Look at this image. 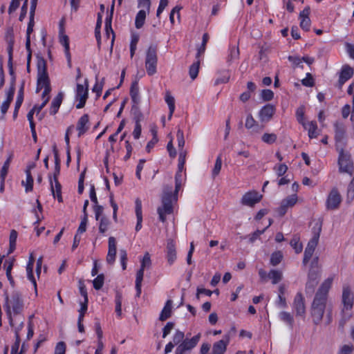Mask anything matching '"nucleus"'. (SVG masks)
<instances>
[{
  "mask_svg": "<svg viewBox=\"0 0 354 354\" xmlns=\"http://www.w3.org/2000/svg\"><path fill=\"white\" fill-rule=\"evenodd\" d=\"M288 59L291 62L292 67L304 68L303 61L299 56L289 55Z\"/></svg>",
  "mask_w": 354,
  "mask_h": 354,
  "instance_id": "45",
  "label": "nucleus"
},
{
  "mask_svg": "<svg viewBox=\"0 0 354 354\" xmlns=\"http://www.w3.org/2000/svg\"><path fill=\"white\" fill-rule=\"evenodd\" d=\"M18 233L15 230H12L9 237V253H12L16 249V243Z\"/></svg>",
  "mask_w": 354,
  "mask_h": 354,
  "instance_id": "36",
  "label": "nucleus"
},
{
  "mask_svg": "<svg viewBox=\"0 0 354 354\" xmlns=\"http://www.w3.org/2000/svg\"><path fill=\"white\" fill-rule=\"evenodd\" d=\"M342 303L343 308L342 310V317L339 321V326L344 328L346 322L351 318V311L354 304V295L348 285H344L342 295Z\"/></svg>",
  "mask_w": 354,
  "mask_h": 354,
  "instance_id": "3",
  "label": "nucleus"
},
{
  "mask_svg": "<svg viewBox=\"0 0 354 354\" xmlns=\"http://www.w3.org/2000/svg\"><path fill=\"white\" fill-rule=\"evenodd\" d=\"M274 169L276 171V173L278 176H283L288 170V166L284 163L279 164L278 165H276L274 167Z\"/></svg>",
  "mask_w": 354,
  "mask_h": 354,
  "instance_id": "58",
  "label": "nucleus"
},
{
  "mask_svg": "<svg viewBox=\"0 0 354 354\" xmlns=\"http://www.w3.org/2000/svg\"><path fill=\"white\" fill-rule=\"evenodd\" d=\"M122 297L120 292H117L115 297V313L116 316L118 318H120L122 316Z\"/></svg>",
  "mask_w": 354,
  "mask_h": 354,
  "instance_id": "40",
  "label": "nucleus"
},
{
  "mask_svg": "<svg viewBox=\"0 0 354 354\" xmlns=\"http://www.w3.org/2000/svg\"><path fill=\"white\" fill-rule=\"evenodd\" d=\"M323 220L319 218L313 221V225L311 229L312 237L308 241L307 246L305 248L302 263L306 266L312 258L315 250L319 243L320 234L322 230Z\"/></svg>",
  "mask_w": 354,
  "mask_h": 354,
  "instance_id": "2",
  "label": "nucleus"
},
{
  "mask_svg": "<svg viewBox=\"0 0 354 354\" xmlns=\"http://www.w3.org/2000/svg\"><path fill=\"white\" fill-rule=\"evenodd\" d=\"M283 259V254L281 251L274 252L270 257V264L276 266L281 263Z\"/></svg>",
  "mask_w": 354,
  "mask_h": 354,
  "instance_id": "47",
  "label": "nucleus"
},
{
  "mask_svg": "<svg viewBox=\"0 0 354 354\" xmlns=\"http://www.w3.org/2000/svg\"><path fill=\"white\" fill-rule=\"evenodd\" d=\"M176 137H177L178 145L179 150H180V151H183V147L185 146V139H184L183 131L181 130H178L177 131Z\"/></svg>",
  "mask_w": 354,
  "mask_h": 354,
  "instance_id": "59",
  "label": "nucleus"
},
{
  "mask_svg": "<svg viewBox=\"0 0 354 354\" xmlns=\"http://www.w3.org/2000/svg\"><path fill=\"white\" fill-rule=\"evenodd\" d=\"M130 95L133 103L138 104L140 102L139 88L137 82H133L130 88Z\"/></svg>",
  "mask_w": 354,
  "mask_h": 354,
  "instance_id": "34",
  "label": "nucleus"
},
{
  "mask_svg": "<svg viewBox=\"0 0 354 354\" xmlns=\"http://www.w3.org/2000/svg\"><path fill=\"white\" fill-rule=\"evenodd\" d=\"M301 84L308 87H312L315 85V80L310 73L306 74V77L301 80Z\"/></svg>",
  "mask_w": 354,
  "mask_h": 354,
  "instance_id": "53",
  "label": "nucleus"
},
{
  "mask_svg": "<svg viewBox=\"0 0 354 354\" xmlns=\"http://www.w3.org/2000/svg\"><path fill=\"white\" fill-rule=\"evenodd\" d=\"M303 127L308 131V137L310 139L316 138L318 135V131H317V122L313 120L310 122H306L305 125L303 126Z\"/></svg>",
  "mask_w": 354,
  "mask_h": 354,
  "instance_id": "28",
  "label": "nucleus"
},
{
  "mask_svg": "<svg viewBox=\"0 0 354 354\" xmlns=\"http://www.w3.org/2000/svg\"><path fill=\"white\" fill-rule=\"evenodd\" d=\"M318 272L310 269L308 275V281L306 285V289H313L317 283Z\"/></svg>",
  "mask_w": 354,
  "mask_h": 354,
  "instance_id": "31",
  "label": "nucleus"
},
{
  "mask_svg": "<svg viewBox=\"0 0 354 354\" xmlns=\"http://www.w3.org/2000/svg\"><path fill=\"white\" fill-rule=\"evenodd\" d=\"M176 199L172 193L165 192L162 198V206L157 209L159 220L164 223L166 221V215L173 213L172 199Z\"/></svg>",
  "mask_w": 354,
  "mask_h": 354,
  "instance_id": "6",
  "label": "nucleus"
},
{
  "mask_svg": "<svg viewBox=\"0 0 354 354\" xmlns=\"http://www.w3.org/2000/svg\"><path fill=\"white\" fill-rule=\"evenodd\" d=\"M304 115H305V108L304 106H300L299 107H298L297 109L295 115H296L297 122L302 126H304L305 122H306Z\"/></svg>",
  "mask_w": 354,
  "mask_h": 354,
  "instance_id": "46",
  "label": "nucleus"
},
{
  "mask_svg": "<svg viewBox=\"0 0 354 354\" xmlns=\"http://www.w3.org/2000/svg\"><path fill=\"white\" fill-rule=\"evenodd\" d=\"M13 48L14 44H8L7 52L8 55V66L9 67V72L11 75L14 74L12 68V59H13Z\"/></svg>",
  "mask_w": 354,
  "mask_h": 354,
  "instance_id": "41",
  "label": "nucleus"
},
{
  "mask_svg": "<svg viewBox=\"0 0 354 354\" xmlns=\"http://www.w3.org/2000/svg\"><path fill=\"white\" fill-rule=\"evenodd\" d=\"M292 308L295 311L296 316L305 317V299L301 292L296 294L292 303Z\"/></svg>",
  "mask_w": 354,
  "mask_h": 354,
  "instance_id": "15",
  "label": "nucleus"
},
{
  "mask_svg": "<svg viewBox=\"0 0 354 354\" xmlns=\"http://www.w3.org/2000/svg\"><path fill=\"white\" fill-rule=\"evenodd\" d=\"M145 68L149 76H152L157 72L158 65V45L152 44L149 46L145 53Z\"/></svg>",
  "mask_w": 354,
  "mask_h": 354,
  "instance_id": "4",
  "label": "nucleus"
},
{
  "mask_svg": "<svg viewBox=\"0 0 354 354\" xmlns=\"http://www.w3.org/2000/svg\"><path fill=\"white\" fill-rule=\"evenodd\" d=\"M268 277L272 280L273 284H276L281 280L282 272L277 270H271L268 274Z\"/></svg>",
  "mask_w": 354,
  "mask_h": 354,
  "instance_id": "39",
  "label": "nucleus"
},
{
  "mask_svg": "<svg viewBox=\"0 0 354 354\" xmlns=\"http://www.w3.org/2000/svg\"><path fill=\"white\" fill-rule=\"evenodd\" d=\"M275 112V106L271 104H267L259 111V119L261 123H267L271 120Z\"/></svg>",
  "mask_w": 354,
  "mask_h": 354,
  "instance_id": "14",
  "label": "nucleus"
},
{
  "mask_svg": "<svg viewBox=\"0 0 354 354\" xmlns=\"http://www.w3.org/2000/svg\"><path fill=\"white\" fill-rule=\"evenodd\" d=\"M201 337V333L193 336L192 338H185L176 348L175 354H185L196 346Z\"/></svg>",
  "mask_w": 354,
  "mask_h": 354,
  "instance_id": "11",
  "label": "nucleus"
},
{
  "mask_svg": "<svg viewBox=\"0 0 354 354\" xmlns=\"http://www.w3.org/2000/svg\"><path fill=\"white\" fill-rule=\"evenodd\" d=\"M277 140V134L274 133H265L261 136V140L262 142L268 144V145H272L274 144Z\"/></svg>",
  "mask_w": 354,
  "mask_h": 354,
  "instance_id": "44",
  "label": "nucleus"
},
{
  "mask_svg": "<svg viewBox=\"0 0 354 354\" xmlns=\"http://www.w3.org/2000/svg\"><path fill=\"white\" fill-rule=\"evenodd\" d=\"M66 344L64 342H59L57 344L55 350V354H65Z\"/></svg>",
  "mask_w": 354,
  "mask_h": 354,
  "instance_id": "64",
  "label": "nucleus"
},
{
  "mask_svg": "<svg viewBox=\"0 0 354 354\" xmlns=\"http://www.w3.org/2000/svg\"><path fill=\"white\" fill-rule=\"evenodd\" d=\"M165 101L167 104L168 107H169V118L170 119L174 113L176 106H175V99L171 95L169 91H167L165 93Z\"/></svg>",
  "mask_w": 354,
  "mask_h": 354,
  "instance_id": "30",
  "label": "nucleus"
},
{
  "mask_svg": "<svg viewBox=\"0 0 354 354\" xmlns=\"http://www.w3.org/2000/svg\"><path fill=\"white\" fill-rule=\"evenodd\" d=\"M263 198V196L256 190H250L245 192L241 199V203L243 205L248 207H254L257 203H259Z\"/></svg>",
  "mask_w": 354,
  "mask_h": 354,
  "instance_id": "13",
  "label": "nucleus"
},
{
  "mask_svg": "<svg viewBox=\"0 0 354 354\" xmlns=\"http://www.w3.org/2000/svg\"><path fill=\"white\" fill-rule=\"evenodd\" d=\"M185 334L183 332L180 330H176L175 333L174 337H173V341L175 344H180L185 339Z\"/></svg>",
  "mask_w": 354,
  "mask_h": 354,
  "instance_id": "63",
  "label": "nucleus"
},
{
  "mask_svg": "<svg viewBox=\"0 0 354 354\" xmlns=\"http://www.w3.org/2000/svg\"><path fill=\"white\" fill-rule=\"evenodd\" d=\"M272 220L271 218L269 219V223L268 225L262 230H257L253 233L249 235V241L250 243H254L257 239L259 238V236L263 234L266 230L272 225Z\"/></svg>",
  "mask_w": 354,
  "mask_h": 354,
  "instance_id": "37",
  "label": "nucleus"
},
{
  "mask_svg": "<svg viewBox=\"0 0 354 354\" xmlns=\"http://www.w3.org/2000/svg\"><path fill=\"white\" fill-rule=\"evenodd\" d=\"M89 116L85 113L80 117L78 120L76 125V129L77 131V136L79 138L84 135L89 129Z\"/></svg>",
  "mask_w": 354,
  "mask_h": 354,
  "instance_id": "18",
  "label": "nucleus"
},
{
  "mask_svg": "<svg viewBox=\"0 0 354 354\" xmlns=\"http://www.w3.org/2000/svg\"><path fill=\"white\" fill-rule=\"evenodd\" d=\"M138 39H139V38H138V36H137V35H135V36L132 37V38H131V43H130L131 57H133L135 54V52L136 50L137 44L138 42Z\"/></svg>",
  "mask_w": 354,
  "mask_h": 354,
  "instance_id": "60",
  "label": "nucleus"
},
{
  "mask_svg": "<svg viewBox=\"0 0 354 354\" xmlns=\"http://www.w3.org/2000/svg\"><path fill=\"white\" fill-rule=\"evenodd\" d=\"M147 12L145 10H140L137 13L135 19V26L136 28L140 29L144 26Z\"/></svg>",
  "mask_w": 354,
  "mask_h": 354,
  "instance_id": "33",
  "label": "nucleus"
},
{
  "mask_svg": "<svg viewBox=\"0 0 354 354\" xmlns=\"http://www.w3.org/2000/svg\"><path fill=\"white\" fill-rule=\"evenodd\" d=\"M50 190L53 197L57 198L59 203L63 202L62 196V185L58 180H53L52 177L49 176Z\"/></svg>",
  "mask_w": 354,
  "mask_h": 354,
  "instance_id": "23",
  "label": "nucleus"
},
{
  "mask_svg": "<svg viewBox=\"0 0 354 354\" xmlns=\"http://www.w3.org/2000/svg\"><path fill=\"white\" fill-rule=\"evenodd\" d=\"M261 95L264 101H270L274 97V93L270 89H263Z\"/></svg>",
  "mask_w": 354,
  "mask_h": 354,
  "instance_id": "62",
  "label": "nucleus"
},
{
  "mask_svg": "<svg viewBox=\"0 0 354 354\" xmlns=\"http://www.w3.org/2000/svg\"><path fill=\"white\" fill-rule=\"evenodd\" d=\"M209 39V36L208 33L205 32L203 35L202 44L201 45V46L197 50V53H196L197 59H199V57L201 56V55L204 53L205 48H206V44L208 42Z\"/></svg>",
  "mask_w": 354,
  "mask_h": 354,
  "instance_id": "42",
  "label": "nucleus"
},
{
  "mask_svg": "<svg viewBox=\"0 0 354 354\" xmlns=\"http://www.w3.org/2000/svg\"><path fill=\"white\" fill-rule=\"evenodd\" d=\"M120 263L122 266V268L123 270L127 269V252L125 250H120Z\"/></svg>",
  "mask_w": 354,
  "mask_h": 354,
  "instance_id": "61",
  "label": "nucleus"
},
{
  "mask_svg": "<svg viewBox=\"0 0 354 354\" xmlns=\"http://www.w3.org/2000/svg\"><path fill=\"white\" fill-rule=\"evenodd\" d=\"M104 277L103 274H98L93 281V288L98 290H100L104 285Z\"/></svg>",
  "mask_w": 354,
  "mask_h": 354,
  "instance_id": "51",
  "label": "nucleus"
},
{
  "mask_svg": "<svg viewBox=\"0 0 354 354\" xmlns=\"http://www.w3.org/2000/svg\"><path fill=\"white\" fill-rule=\"evenodd\" d=\"M333 279L334 276H331L325 279L315 295L310 308V315L315 325H318L322 320Z\"/></svg>",
  "mask_w": 354,
  "mask_h": 354,
  "instance_id": "1",
  "label": "nucleus"
},
{
  "mask_svg": "<svg viewBox=\"0 0 354 354\" xmlns=\"http://www.w3.org/2000/svg\"><path fill=\"white\" fill-rule=\"evenodd\" d=\"M152 133H153V138L150 141L148 142L147 147H146V150L147 151V152H149L151 151V149L154 147L155 145L158 141L156 131L155 130L152 131Z\"/></svg>",
  "mask_w": 354,
  "mask_h": 354,
  "instance_id": "57",
  "label": "nucleus"
},
{
  "mask_svg": "<svg viewBox=\"0 0 354 354\" xmlns=\"http://www.w3.org/2000/svg\"><path fill=\"white\" fill-rule=\"evenodd\" d=\"M229 341V337L226 335L225 339L214 342L212 352L209 354H225Z\"/></svg>",
  "mask_w": 354,
  "mask_h": 354,
  "instance_id": "19",
  "label": "nucleus"
},
{
  "mask_svg": "<svg viewBox=\"0 0 354 354\" xmlns=\"http://www.w3.org/2000/svg\"><path fill=\"white\" fill-rule=\"evenodd\" d=\"M88 97V81L84 80V84H77L75 91V99L77 103L75 105L76 109H82Z\"/></svg>",
  "mask_w": 354,
  "mask_h": 354,
  "instance_id": "10",
  "label": "nucleus"
},
{
  "mask_svg": "<svg viewBox=\"0 0 354 354\" xmlns=\"http://www.w3.org/2000/svg\"><path fill=\"white\" fill-rule=\"evenodd\" d=\"M64 98V95L62 93H59L53 100L50 104V106L49 109V113L51 115H55L62 103V100Z\"/></svg>",
  "mask_w": 354,
  "mask_h": 354,
  "instance_id": "26",
  "label": "nucleus"
},
{
  "mask_svg": "<svg viewBox=\"0 0 354 354\" xmlns=\"http://www.w3.org/2000/svg\"><path fill=\"white\" fill-rule=\"evenodd\" d=\"M245 127L246 129H250L254 133H259L264 128L263 125H260L257 123L252 114L247 115Z\"/></svg>",
  "mask_w": 354,
  "mask_h": 354,
  "instance_id": "24",
  "label": "nucleus"
},
{
  "mask_svg": "<svg viewBox=\"0 0 354 354\" xmlns=\"http://www.w3.org/2000/svg\"><path fill=\"white\" fill-rule=\"evenodd\" d=\"M166 257L168 263L171 266L176 260V245L173 240H169L166 247Z\"/></svg>",
  "mask_w": 354,
  "mask_h": 354,
  "instance_id": "20",
  "label": "nucleus"
},
{
  "mask_svg": "<svg viewBox=\"0 0 354 354\" xmlns=\"http://www.w3.org/2000/svg\"><path fill=\"white\" fill-rule=\"evenodd\" d=\"M280 319L289 326L290 328L294 326L293 316L288 312L282 311L279 313Z\"/></svg>",
  "mask_w": 354,
  "mask_h": 354,
  "instance_id": "35",
  "label": "nucleus"
},
{
  "mask_svg": "<svg viewBox=\"0 0 354 354\" xmlns=\"http://www.w3.org/2000/svg\"><path fill=\"white\" fill-rule=\"evenodd\" d=\"M297 201V196L296 194H292L287 198L282 200L280 206L277 209V212L279 216H284L289 207H293Z\"/></svg>",
  "mask_w": 354,
  "mask_h": 354,
  "instance_id": "16",
  "label": "nucleus"
},
{
  "mask_svg": "<svg viewBox=\"0 0 354 354\" xmlns=\"http://www.w3.org/2000/svg\"><path fill=\"white\" fill-rule=\"evenodd\" d=\"M111 225L109 219L106 216H102L100 218L99 223V232L104 234L108 230Z\"/></svg>",
  "mask_w": 354,
  "mask_h": 354,
  "instance_id": "38",
  "label": "nucleus"
},
{
  "mask_svg": "<svg viewBox=\"0 0 354 354\" xmlns=\"http://www.w3.org/2000/svg\"><path fill=\"white\" fill-rule=\"evenodd\" d=\"M34 263H35V259L32 257V256L30 255V259H29L27 266H26L27 277L32 283L33 287H34L35 294V296L37 297L38 295V292H37V281H36V279H35V278L34 277V274H33Z\"/></svg>",
  "mask_w": 354,
  "mask_h": 354,
  "instance_id": "22",
  "label": "nucleus"
},
{
  "mask_svg": "<svg viewBox=\"0 0 354 354\" xmlns=\"http://www.w3.org/2000/svg\"><path fill=\"white\" fill-rule=\"evenodd\" d=\"M199 65H200V60L198 59V60L195 62H194L189 67V74L192 80H194L196 78V77L198 75L199 72Z\"/></svg>",
  "mask_w": 354,
  "mask_h": 354,
  "instance_id": "43",
  "label": "nucleus"
},
{
  "mask_svg": "<svg viewBox=\"0 0 354 354\" xmlns=\"http://www.w3.org/2000/svg\"><path fill=\"white\" fill-rule=\"evenodd\" d=\"M335 128V139L336 142H342L346 136V127L343 122H335L334 124Z\"/></svg>",
  "mask_w": 354,
  "mask_h": 354,
  "instance_id": "25",
  "label": "nucleus"
},
{
  "mask_svg": "<svg viewBox=\"0 0 354 354\" xmlns=\"http://www.w3.org/2000/svg\"><path fill=\"white\" fill-rule=\"evenodd\" d=\"M221 166H222V159H221V156L219 155L217 156V158L216 159L214 167L212 169V175L214 178L219 174L221 169Z\"/></svg>",
  "mask_w": 354,
  "mask_h": 354,
  "instance_id": "48",
  "label": "nucleus"
},
{
  "mask_svg": "<svg viewBox=\"0 0 354 354\" xmlns=\"http://www.w3.org/2000/svg\"><path fill=\"white\" fill-rule=\"evenodd\" d=\"M41 89H44L41 93L44 97L50 95L51 86L45 64L43 68H39L38 71L36 92L39 93Z\"/></svg>",
  "mask_w": 354,
  "mask_h": 354,
  "instance_id": "8",
  "label": "nucleus"
},
{
  "mask_svg": "<svg viewBox=\"0 0 354 354\" xmlns=\"http://www.w3.org/2000/svg\"><path fill=\"white\" fill-rule=\"evenodd\" d=\"M135 213L137 219H142V201L139 198L135 201Z\"/></svg>",
  "mask_w": 354,
  "mask_h": 354,
  "instance_id": "50",
  "label": "nucleus"
},
{
  "mask_svg": "<svg viewBox=\"0 0 354 354\" xmlns=\"http://www.w3.org/2000/svg\"><path fill=\"white\" fill-rule=\"evenodd\" d=\"M171 308H172V301L171 299H168L165 304L164 308H162L159 319L160 321H165L168 318H169L171 315Z\"/></svg>",
  "mask_w": 354,
  "mask_h": 354,
  "instance_id": "29",
  "label": "nucleus"
},
{
  "mask_svg": "<svg viewBox=\"0 0 354 354\" xmlns=\"http://www.w3.org/2000/svg\"><path fill=\"white\" fill-rule=\"evenodd\" d=\"M290 245L294 249L295 253L299 254L303 250V244L300 241V237L297 234H295L290 240Z\"/></svg>",
  "mask_w": 354,
  "mask_h": 354,
  "instance_id": "32",
  "label": "nucleus"
},
{
  "mask_svg": "<svg viewBox=\"0 0 354 354\" xmlns=\"http://www.w3.org/2000/svg\"><path fill=\"white\" fill-rule=\"evenodd\" d=\"M151 265V257L149 252H145L144 254L141 261H140V268L136 272V290L137 297H140L142 292V282L144 277L145 269L149 268Z\"/></svg>",
  "mask_w": 354,
  "mask_h": 354,
  "instance_id": "7",
  "label": "nucleus"
},
{
  "mask_svg": "<svg viewBox=\"0 0 354 354\" xmlns=\"http://www.w3.org/2000/svg\"><path fill=\"white\" fill-rule=\"evenodd\" d=\"M6 313L10 322H11L12 321V312L15 315L22 313L24 309V301L21 294L17 292H15L12 294L11 298L9 301L8 297H6Z\"/></svg>",
  "mask_w": 354,
  "mask_h": 354,
  "instance_id": "5",
  "label": "nucleus"
},
{
  "mask_svg": "<svg viewBox=\"0 0 354 354\" xmlns=\"http://www.w3.org/2000/svg\"><path fill=\"white\" fill-rule=\"evenodd\" d=\"M354 74L353 69L348 64L342 66L339 75L337 86L339 88H342L343 85L350 80Z\"/></svg>",
  "mask_w": 354,
  "mask_h": 354,
  "instance_id": "17",
  "label": "nucleus"
},
{
  "mask_svg": "<svg viewBox=\"0 0 354 354\" xmlns=\"http://www.w3.org/2000/svg\"><path fill=\"white\" fill-rule=\"evenodd\" d=\"M181 9V7H179L178 6H175L171 11V13L169 15V21L172 25H174L175 21H174V14H177V18L178 19V21H180V10Z\"/></svg>",
  "mask_w": 354,
  "mask_h": 354,
  "instance_id": "56",
  "label": "nucleus"
},
{
  "mask_svg": "<svg viewBox=\"0 0 354 354\" xmlns=\"http://www.w3.org/2000/svg\"><path fill=\"white\" fill-rule=\"evenodd\" d=\"M338 165L339 173H346L352 176L354 172V165L351 156L343 150L339 152L338 157Z\"/></svg>",
  "mask_w": 354,
  "mask_h": 354,
  "instance_id": "9",
  "label": "nucleus"
},
{
  "mask_svg": "<svg viewBox=\"0 0 354 354\" xmlns=\"http://www.w3.org/2000/svg\"><path fill=\"white\" fill-rule=\"evenodd\" d=\"M230 80V74L227 71H224L222 72L220 77H217L215 80L214 85H218L221 84L227 83Z\"/></svg>",
  "mask_w": 354,
  "mask_h": 354,
  "instance_id": "49",
  "label": "nucleus"
},
{
  "mask_svg": "<svg viewBox=\"0 0 354 354\" xmlns=\"http://www.w3.org/2000/svg\"><path fill=\"white\" fill-rule=\"evenodd\" d=\"M342 202V196L337 187H333L329 192L326 201V208L328 210L337 209Z\"/></svg>",
  "mask_w": 354,
  "mask_h": 354,
  "instance_id": "12",
  "label": "nucleus"
},
{
  "mask_svg": "<svg viewBox=\"0 0 354 354\" xmlns=\"http://www.w3.org/2000/svg\"><path fill=\"white\" fill-rule=\"evenodd\" d=\"M102 15L100 13H98L97 22H96V26H95V37L98 42L100 41V39H101L100 28H101V26H102Z\"/></svg>",
  "mask_w": 354,
  "mask_h": 354,
  "instance_id": "52",
  "label": "nucleus"
},
{
  "mask_svg": "<svg viewBox=\"0 0 354 354\" xmlns=\"http://www.w3.org/2000/svg\"><path fill=\"white\" fill-rule=\"evenodd\" d=\"M5 39L7 44H15V36L12 28H7L6 31Z\"/></svg>",
  "mask_w": 354,
  "mask_h": 354,
  "instance_id": "54",
  "label": "nucleus"
},
{
  "mask_svg": "<svg viewBox=\"0 0 354 354\" xmlns=\"http://www.w3.org/2000/svg\"><path fill=\"white\" fill-rule=\"evenodd\" d=\"M34 165H28L26 169V182L22 181V185L25 186L26 192H31L33 189V178L31 174V169L33 168Z\"/></svg>",
  "mask_w": 354,
  "mask_h": 354,
  "instance_id": "27",
  "label": "nucleus"
},
{
  "mask_svg": "<svg viewBox=\"0 0 354 354\" xmlns=\"http://www.w3.org/2000/svg\"><path fill=\"white\" fill-rule=\"evenodd\" d=\"M111 21H112V13L109 16H107L106 17L104 26H105V30H106L107 36L109 37V32H111L113 35V39H114L115 35H114V32L111 28Z\"/></svg>",
  "mask_w": 354,
  "mask_h": 354,
  "instance_id": "55",
  "label": "nucleus"
},
{
  "mask_svg": "<svg viewBox=\"0 0 354 354\" xmlns=\"http://www.w3.org/2000/svg\"><path fill=\"white\" fill-rule=\"evenodd\" d=\"M116 257V240L113 236L109 238V250L106 255V262L113 264Z\"/></svg>",
  "mask_w": 354,
  "mask_h": 354,
  "instance_id": "21",
  "label": "nucleus"
}]
</instances>
